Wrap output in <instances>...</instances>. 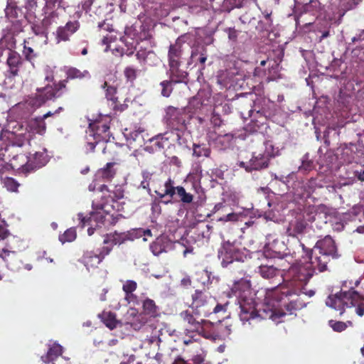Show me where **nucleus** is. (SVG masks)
<instances>
[{
	"mask_svg": "<svg viewBox=\"0 0 364 364\" xmlns=\"http://www.w3.org/2000/svg\"><path fill=\"white\" fill-rule=\"evenodd\" d=\"M298 243L305 255L301 256L302 259H308L306 262L309 267L313 269L314 274L316 273V270L318 272L326 271L331 259L339 257L335 241L330 236L318 240L312 249L307 248L299 240Z\"/></svg>",
	"mask_w": 364,
	"mask_h": 364,
	"instance_id": "nucleus-4",
	"label": "nucleus"
},
{
	"mask_svg": "<svg viewBox=\"0 0 364 364\" xmlns=\"http://www.w3.org/2000/svg\"><path fill=\"white\" fill-rule=\"evenodd\" d=\"M294 294L295 292L287 287H276L267 293L262 308L257 310L249 280L241 279L235 282L230 293V296L237 298L240 309L239 316L242 321H248L259 317L264 320L271 319L279 322V319L284 316L286 313L282 309H279L277 304Z\"/></svg>",
	"mask_w": 364,
	"mask_h": 364,
	"instance_id": "nucleus-1",
	"label": "nucleus"
},
{
	"mask_svg": "<svg viewBox=\"0 0 364 364\" xmlns=\"http://www.w3.org/2000/svg\"><path fill=\"white\" fill-rule=\"evenodd\" d=\"M274 156V154H269V153L257 154L254 152L249 161H240L239 166L245 168L247 172L261 170L268 167L269 159Z\"/></svg>",
	"mask_w": 364,
	"mask_h": 364,
	"instance_id": "nucleus-11",
	"label": "nucleus"
},
{
	"mask_svg": "<svg viewBox=\"0 0 364 364\" xmlns=\"http://www.w3.org/2000/svg\"><path fill=\"white\" fill-rule=\"evenodd\" d=\"M151 210L153 212L159 211L161 212V206L159 202L156 200L151 203Z\"/></svg>",
	"mask_w": 364,
	"mask_h": 364,
	"instance_id": "nucleus-59",
	"label": "nucleus"
},
{
	"mask_svg": "<svg viewBox=\"0 0 364 364\" xmlns=\"http://www.w3.org/2000/svg\"><path fill=\"white\" fill-rule=\"evenodd\" d=\"M137 284L134 280H127L122 286V290L124 291L126 296H129L136 289Z\"/></svg>",
	"mask_w": 364,
	"mask_h": 364,
	"instance_id": "nucleus-45",
	"label": "nucleus"
},
{
	"mask_svg": "<svg viewBox=\"0 0 364 364\" xmlns=\"http://www.w3.org/2000/svg\"><path fill=\"white\" fill-rule=\"evenodd\" d=\"M138 73L139 70L135 68L134 66H127L123 72L127 82L129 83L131 85H133L134 81L137 78Z\"/></svg>",
	"mask_w": 364,
	"mask_h": 364,
	"instance_id": "nucleus-38",
	"label": "nucleus"
},
{
	"mask_svg": "<svg viewBox=\"0 0 364 364\" xmlns=\"http://www.w3.org/2000/svg\"><path fill=\"white\" fill-rule=\"evenodd\" d=\"M203 361H204V358L200 355H197L194 356L193 358V362L195 364H202L203 363Z\"/></svg>",
	"mask_w": 364,
	"mask_h": 364,
	"instance_id": "nucleus-60",
	"label": "nucleus"
},
{
	"mask_svg": "<svg viewBox=\"0 0 364 364\" xmlns=\"http://www.w3.org/2000/svg\"><path fill=\"white\" fill-rule=\"evenodd\" d=\"M79 28L80 23L77 21H69L65 26H59L55 31L57 43L70 41V37L74 34Z\"/></svg>",
	"mask_w": 364,
	"mask_h": 364,
	"instance_id": "nucleus-19",
	"label": "nucleus"
},
{
	"mask_svg": "<svg viewBox=\"0 0 364 364\" xmlns=\"http://www.w3.org/2000/svg\"><path fill=\"white\" fill-rule=\"evenodd\" d=\"M23 59L18 52L10 50L6 62L9 77H15L18 76L21 68L23 65Z\"/></svg>",
	"mask_w": 364,
	"mask_h": 364,
	"instance_id": "nucleus-16",
	"label": "nucleus"
},
{
	"mask_svg": "<svg viewBox=\"0 0 364 364\" xmlns=\"http://www.w3.org/2000/svg\"><path fill=\"white\" fill-rule=\"evenodd\" d=\"M63 347L58 343H53L51 345L47 353L45 355L41 356V360L43 363L48 364L50 363H56L57 364H63L60 359L63 354Z\"/></svg>",
	"mask_w": 364,
	"mask_h": 364,
	"instance_id": "nucleus-22",
	"label": "nucleus"
},
{
	"mask_svg": "<svg viewBox=\"0 0 364 364\" xmlns=\"http://www.w3.org/2000/svg\"><path fill=\"white\" fill-rule=\"evenodd\" d=\"M28 164H30L28 156L22 153L13 155L9 163L12 169L17 170L25 175L31 173L30 166H27Z\"/></svg>",
	"mask_w": 364,
	"mask_h": 364,
	"instance_id": "nucleus-20",
	"label": "nucleus"
},
{
	"mask_svg": "<svg viewBox=\"0 0 364 364\" xmlns=\"http://www.w3.org/2000/svg\"><path fill=\"white\" fill-rule=\"evenodd\" d=\"M105 213L102 210H97L95 212H92L90 216L88 218L85 217L81 218V223L82 226L90 225L87 229V233L89 235L94 234L96 228H101V225L104 224L105 220Z\"/></svg>",
	"mask_w": 364,
	"mask_h": 364,
	"instance_id": "nucleus-18",
	"label": "nucleus"
},
{
	"mask_svg": "<svg viewBox=\"0 0 364 364\" xmlns=\"http://www.w3.org/2000/svg\"><path fill=\"white\" fill-rule=\"evenodd\" d=\"M31 172L44 166L48 161V155L45 151H36L31 157H28Z\"/></svg>",
	"mask_w": 364,
	"mask_h": 364,
	"instance_id": "nucleus-27",
	"label": "nucleus"
},
{
	"mask_svg": "<svg viewBox=\"0 0 364 364\" xmlns=\"http://www.w3.org/2000/svg\"><path fill=\"white\" fill-rule=\"evenodd\" d=\"M169 78L176 83L186 82L188 77V73L180 69L181 64L168 65Z\"/></svg>",
	"mask_w": 364,
	"mask_h": 364,
	"instance_id": "nucleus-29",
	"label": "nucleus"
},
{
	"mask_svg": "<svg viewBox=\"0 0 364 364\" xmlns=\"http://www.w3.org/2000/svg\"><path fill=\"white\" fill-rule=\"evenodd\" d=\"M355 176L359 181L364 182V168L361 169L360 171H355Z\"/></svg>",
	"mask_w": 364,
	"mask_h": 364,
	"instance_id": "nucleus-58",
	"label": "nucleus"
},
{
	"mask_svg": "<svg viewBox=\"0 0 364 364\" xmlns=\"http://www.w3.org/2000/svg\"><path fill=\"white\" fill-rule=\"evenodd\" d=\"M170 245V240L166 237L161 236L150 244V250L154 255L158 256L162 252H166V249Z\"/></svg>",
	"mask_w": 364,
	"mask_h": 364,
	"instance_id": "nucleus-30",
	"label": "nucleus"
},
{
	"mask_svg": "<svg viewBox=\"0 0 364 364\" xmlns=\"http://www.w3.org/2000/svg\"><path fill=\"white\" fill-rule=\"evenodd\" d=\"M112 106L114 111L120 112L124 111L128 107L127 104H121L117 99L112 102Z\"/></svg>",
	"mask_w": 364,
	"mask_h": 364,
	"instance_id": "nucleus-52",
	"label": "nucleus"
},
{
	"mask_svg": "<svg viewBox=\"0 0 364 364\" xmlns=\"http://www.w3.org/2000/svg\"><path fill=\"white\" fill-rule=\"evenodd\" d=\"M109 253V247H103L98 254L93 251H86L84 252L80 262L87 269H90V268H96Z\"/></svg>",
	"mask_w": 364,
	"mask_h": 364,
	"instance_id": "nucleus-14",
	"label": "nucleus"
},
{
	"mask_svg": "<svg viewBox=\"0 0 364 364\" xmlns=\"http://www.w3.org/2000/svg\"><path fill=\"white\" fill-rule=\"evenodd\" d=\"M151 38H146L141 41L143 45L139 46V50L136 53V58L141 65H146L148 59H157V55L153 50L154 43L152 42Z\"/></svg>",
	"mask_w": 364,
	"mask_h": 364,
	"instance_id": "nucleus-15",
	"label": "nucleus"
},
{
	"mask_svg": "<svg viewBox=\"0 0 364 364\" xmlns=\"http://www.w3.org/2000/svg\"><path fill=\"white\" fill-rule=\"evenodd\" d=\"M131 31V28H126L124 31L125 35L120 38L121 41L127 47L125 54L128 56L134 53V50H136V44H139L138 41L135 42V41L130 37Z\"/></svg>",
	"mask_w": 364,
	"mask_h": 364,
	"instance_id": "nucleus-31",
	"label": "nucleus"
},
{
	"mask_svg": "<svg viewBox=\"0 0 364 364\" xmlns=\"http://www.w3.org/2000/svg\"><path fill=\"white\" fill-rule=\"evenodd\" d=\"M176 83L171 80L170 78L169 80H165L160 82V86L161 87V94L163 97H168L171 95L173 86Z\"/></svg>",
	"mask_w": 364,
	"mask_h": 364,
	"instance_id": "nucleus-39",
	"label": "nucleus"
},
{
	"mask_svg": "<svg viewBox=\"0 0 364 364\" xmlns=\"http://www.w3.org/2000/svg\"><path fill=\"white\" fill-rule=\"evenodd\" d=\"M173 364H188L186 360H184L183 358L178 356L173 363Z\"/></svg>",
	"mask_w": 364,
	"mask_h": 364,
	"instance_id": "nucleus-64",
	"label": "nucleus"
},
{
	"mask_svg": "<svg viewBox=\"0 0 364 364\" xmlns=\"http://www.w3.org/2000/svg\"><path fill=\"white\" fill-rule=\"evenodd\" d=\"M32 31L36 35V36H43L45 35V31L41 25L38 24H33L31 26Z\"/></svg>",
	"mask_w": 364,
	"mask_h": 364,
	"instance_id": "nucleus-55",
	"label": "nucleus"
},
{
	"mask_svg": "<svg viewBox=\"0 0 364 364\" xmlns=\"http://www.w3.org/2000/svg\"><path fill=\"white\" fill-rule=\"evenodd\" d=\"M238 220V215L235 213H230L227 215L220 217L218 219V221L222 222H228V221H237Z\"/></svg>",
	"mask_w": 364,
	"mask_h": 364,
	"instance_id": "nucleus-51",
	"label": "nucleus"
},
{
	"mask_svg": "<svg viewBox=\"0 0 364 364\" xmlns=\"http://www.w3.org/2000/svg\"><path fill=\"white\" fill-rule=\"evenodd\" d=\"M225 207V205H223V203H218L217 204L215 205L214 208H213V213H217L218 212L220 209L223 208Z\"/></svg>",
	"mask_w": 364,
	"mask_h": 364,
	"instance_id": "nucleus-61",
	"label": "nucleus"
},
{
	"mask_svg": "<svg viewBox=\"0 0 364 364\" xmlns=\"http://www.w3.org/2000/svg\"><path fill=\"white\" fill-rule=\"evenodd\" d=\"M185 131L178 128H168V130L163 134L156 136V139H159L157 144L159 147L164 148V142L168 141L169 144L176 143L181 146H187V140L184 137Z\"/></svg>",
	"mask_w": 364,
	"mask_h": 364,
	"instance_id": "nucleus-12",
	"label": "nucleus"
},
{
	"mask_svg": "<svg viewBox=\"0 0 364 364\" xmlns=\"http://www.w3.org/2000/svg\"><path fill=\"white\" fill-rule=\"evenodd\" d=\"M65 78L54 82L53 85H46L37 88L36 93L28 100V104L34 107H39L47 101L55 99L68 97L70 98L73 93L68 86L70 80L90 79L91 75L87 70H81L75 67H68L65 70Z\"/></svg>",
	"mask_w": 364,
	"mask_h": 364,
	"instance_id": "nucleus-2",
	"label": "nucleus"
},
{
	"mask_svg": "<svg viewBox=\"0 0 364 364\" xmlns=\"http://www.w3.org/2000/svg\"><path fill=\"white\" fill-rule=\"evenodd\" d=\"M25 144V140H21V139H18L17 141H12L11 144H9L6 149V152H9V156H11V154H12L14 151H15V149L18 147H21L24 145Z\"/></svg>",
	"mask_w": 364,
	"mask_h": 364,
	"instance_id": "nucleus-48",
	"label": "nucleus"
},
{
	"mask_svg": "<svg viewBox=\"0 0 364 364\" xmlns=\"http://www.w3.org/2000/svg\"><path fill=\"white\" fill-rule=\"evenodd\" d=\"M302 166L304 168L305 170H311L313 167V164L311 161L308 162H303Z\"/></svg>",
	"mask_w": 364,
	"mask_h": 364,
	"instance_id": "nucleus-63",
	"label": "nucleus"
},
{
	"mask_svg": "<svg viewBox=\"0 0 364 364\" xmlns=\"http://www.w3.org/2000/svg\"><path fill=\"white\" fill-rule=\"evenodd\" d=\"M279 269L273 265H260L259 273L264 279H271L278 274Z\"/></svg>",
	"mask_w": 364,
	"mask_h": 364,
	"instance_id": "nucleus-37",
	"label": "nucleus"
},
{
	"mask_svg": "<svg viewBox=\"0 0 364 364\" xmlns=\"http://www.w3.org/2000/svg\"><path fill=\"white\" fill-rule=\"evenodd\" d=\"M26 41L25 40L23 42V55L25 59L28 61H32L36 57V54L34 53V50L32 48L28 47L26 45Z\"/></svg>",
	"mask_w": 364,
	"mask_h": 364,
	"instance_id": "nucleus-47",
	"label": "nucleus"
},
{
	"mask_svg": "<svg viewBox=\"0 0 364 364\" xmlns=\"http://www.w3.org/2000/svg\"><path fill=\"white\" fill-rule=\"evenodd\" d=\"M218 257L221 259V264L227 267L235 261H242L244 254L238 248L230 243L224 245L218 251Z\"/></svg>",
	"mask_w": 364,
	"mask_h": 364,
	"instance_id": "nucleus-13",
	"label": "nucleus"
},
{
	"mask_svg": "<svg viewBox=\"0 0 364 364\" xmlns=\"http://www.w3.org/2000/svg\"><path fill=\"white\" fill-rule=\"evenodd\" d=\"M182 36L178 38L173 44H171L168 52V65L181 64Z\"/></svg>",
	"mask_w": 364,
	"mask_h": 364,
	"instance_id": "nucleus-23",
	"label": "nucleus"
},
{
	"mask_svg": "<svg viewBox=\"0 0 364 364\" xmlns=\"http://www.w3.org/2000/svg\"><path fill=\"white\" fill-rule=\"evenodd\" d=\"M27 129L33 134L43 135L46 132V124L41 117L31 118L27 122Z\"/></svg>",
	"mask_w": 364,
	"mask_h": 364,
	"instance_id": "nucleus-28",
	"label": "nucleus"
},
{
	"mask_svg": "<svg viewBox=\"0 0 364 364\" xmlns=\"http://www.w3.org/2000/svg\"><path fill=\"white\" fill-rule=\"evenodd\" d=\"M181 284L184 287H188L191 284V280L189 277L183 278L181 280Z\"/></svg>",
	"mask_w": 364,
	"mask_h": 364,
	"instance_id": "nucleus-62",
	"label": "nucleus"
},
{
	"mask_svg": "<svg viewBox=\"0 0 364 364\" xmlns=\"http://www.w3.org/2000/svg\"><path fill=\"white\" fill-rule=\"evenodd\" d=\"M143 180L141 181L137 190L139 191L141 188L146 190L149 195L151 194L150 188V181L151 179L152 174L147 171H144L141 173Z\"/></svg>",
	"mask_w": 364,
	"mask_h": 364,
	"instance_id": "nucleus-40",
	"label": "nucleus"
},
{
	"mask_svg": "<svg viewBox=\"0 0 364 364\" xmlns=\"http://www.w3.org/2000/svg\"><path fill=\"white\" fill-rule=\"evenodd\" d=\"M21 9L17 6L14 1H8L5 9L6 16L11 21L16 20L19 16Z\"/></svg>",
	"mask_w": 364,
	"mask_h": 364,
	"instance_id": "nucleus-34",
	"label": "nucleus"
},
{
	"mask_svg": "<svg viewBox=\"0 0 364 364\" xmlns=\"http://www.w3.org/2000/svg\"><path fill=\"white\" fill-rule=\"evenodd\" d=\"M124 197L123 191L118 190L117 192L110 193L107 191L106 194L102 195L101 201H92V208L100 210L106 213L110 214L118 206L117 200Z\"/></svg>",
	"mask_w": 364,
	"mask_h": 364,
	"instance_id": "nucleus-9",
	"label": "nucleus"
},
{
	"mask_svg": "<svg viewBox=\"0 0 364 364\" xmlns=\"http://www.w3.org/2000/svg\"><path fill=\"white\" fill-rule=\"evenodd\" d=\"M207 60V49L204 46H196L192 49L188 65L195 63L200 65V69H205V63Z\"/></svg>",
	"mask_w": 364,
	"mask_h": 364,
	"instance_id": "nucleus-26",
	"label": "nucleus"
},
{
	"mask_svg": "<svg viewBox=\"0 0 364 364\" xmlns=\"http://www.w3.org/2000/svg\"><path fill=\"white\" fill-rule=\"evenodd\" d=\"M215 304V299L205 291L196 289L192 294L191 307L198 315L208 316L211 314L213 306Z\"/></svg>",
	"mask_w": 364,
	"mask_h": 364,
	"instance_id": "nucleus-8",
	"label": "nucleus"
},
{
	"mask_svg": "<svg viewBox=\"0 0 364 364\" xmlns=\"http://www.w3.org/2000/svg\"><path fill=\"white\" fill-rule=\"evenodd\" d=\"M180 316L183 321L186 324L187 331L191 332H198L202 333L204 331V325L211 323L210 321L200 319L197 320L193 315L188 311H183L180 314Z\"/></svg>",
	"mask_w": 364,
	"mask_h": 364,
	"instance_id": "nucleus-17",
	"label": "nucleus"
},
{
	"mask_svg": "<svg viewBox=\"0 0 364 364\" xmlns=\"http://www.w3.org/2000/svg\"><path fill=\"white\" fill-rule=\"evenodd\" d=\"M326 304L328 306L339 311L342 315L346 309L355 307V311L359 316L364 315V298L353 289L341 291L328 296Z\"/></svg>",
	"mask_w": 364,
	"mask_h": 364,
	"instance_id": "nucleus-5",
	"label": "nucleus"
},
{
	"mask_svg": "<svg viewBox=\"0 0 364 364\" xmlns=\"http://www.w3.org/2000/svg\"><path fill=\"white\" fill-rule=\"evenodd\" d=\"M4 186L10 192H18L20 183L11 177H6L4 179Z\"/></svg>",
	"mask_w": 364,
	"mask_h": 364,
	"instance_id": "nucleus-43",
	"label": "nucleus"
},
{
	"mask_svg": "<svg viewBox=\"0 0 364 364\" xmlns=\"http://www.w3.org/2000/svg\"><path fill=\"white\" fill-rule=\"evenodd\" d=\"M77 232L74 228L66 230L63 234L59 235V240L63 244L65 242H71L76 239Z\"/></svg>",
	"mask_w": 364,
	"mask_h": 364,
	"instance_id": "nucleus-42",
	"label": "nucleus"
},
{
	"mask_svg": "<svg viewBox=\"0 0 364 364\" xmlns=\"http://www.w3.org/2000/svg\"><path fill=\"white\" fill-rule=\"evenodd\" d=\"M314 275V271L309 267L306 261L304 262L299 261L291 264L285 272L284 279L287 281L289 286L295 289H291L289 287H283L294 291L295 294L289 296L279 304H277V308L284 306L289 314H292L294 311L301 309L304 306V303L297 298L299 296L297 290L302 291L304 287L306 285ZM282 287L278 286L277 287Z\"/></svg>",
	"mask_w": 364,
	"mask_h": 364,
	"instance_id": "nucleus-3",
	"label": "nucleus"
},
{
	"mask_svg": "<svg viewBox=\"0 0 364 364\" xmlns=\"http://www.w3.org/2000/svg\"><path fill=\"white\" fill-rule=\"evenodd\" d=\"M155 193L161 200L164 199L166 196L170 198V200L167 201L161 200L165 204L171 203V200L174 199V196H177L180 198V201L184 204H190L193 200V195L186 192V189L181 186H174V181L171 178H168L164 183V191L163 193L158 191H155Z\"/></svg>",
	"mask_w": 364,
	"mask_h": 364,
	"instance_id": "nucleus-7",
	"label": "nucleus"
},
{
	"mask_svg": "<svg viewBox=\"0 0 364 364\" xmlns=\"http://www.w3.org/2000/svg\"><path fill=\"white\" fill-rule=\"evenodd\" d=\"M104 88L107 87L106 90V97L108 100H111L112 102L114 101L117 97H114V95L117 92V89L112 86H108L107 82H105L102 86Z\"/></svg>",
	"mask_w": 364,
	"mask_h": 364,
	"instance_id": "nucleus-49",
	"label": "nucleus"
},
{
	"mask_svg": "<svg viewBox=\"0 0 364 364\" xmlns=\"http://www.w3.org/2000/svg\"><path fill=\"white\" fill-rule=\"evenodd\" d=\"M228 303L225 304H217L213 305L211 309V313L218 314L220 312L225 313L227 310Z\"/></svg>",
	"mask_w": 364,
	"mask_h": 364,
	"instance_id": "nucleus-53",
	"label": "nucleus"
},
{
	"mask_svg": "<svg viewBox=\"0 0 364 364\" xmlns=\"http://www.w3.org/2000/svg\"><path fill=\"white\" fill-rule=\"evenodd\" d=\"M9 235V230L4 227L0 225V241L7 238Z\"/></svg>",
	"mask_w": 364,
	"mask_h": 364,
	"instance_id": "nucleus-57",
	"label": "nucleus"
},
{
	"mask_svg": "<svg viewBox=\"0 0 364 364\" xmlns=\"http://www.w3.org/2000/svg\"><path fill=\"white\" fill-rule=\"evenodd\" d=\"M143 311L150 317L156 318L159 316V309L154 300L146 298L142 304Z\"/></svg>",
	"mask_w": 364,
	"mask_h": 364,
	"instance_id": "nucleus-32",
	"label": "nucleus"
},
{
	"mask_svg": "<svg viewBox=\"0 0 364 364\" xmlns=\"http://www.w3.org/2000/svg\"><path fill=\"white\" fill-rule=\"evenodd\" d=\"M193 155L197 158L209 157L211 153L210 146L205 144H193Z\"/></svg>",
	"mask_w": 364,
	"mask_h": 364,
	"instance_id": "nucleus-36",
	"label": "nucleus"
},
{
	"mask_svg": "<svg viewBox=\"0 0 364 364\" xmlns=\"http://www.w3.org/2000/svg\"><path fill=\"white\" fill-rule=\"evenodd\" d=\"M186 114L183 109L168 106L166 109L164 121L168 128H178L186 130Z\"/></svg>",
	"mask_w": 364,
	"mask_h": 364,
	"instance_id": "nucleus-10",
	"label": "nucleus"
},
{
	"mask_svg": "<svg viewBox=\"0 0 364 364\" xmlns=\"http://www.w3.org/2000/svg\"><path fill=\"white\" fill-rule=\"evenodd\" d=\"M328 324L336 332H342L347 328V323L343 321L330 320Z\"/></svg>",
	"mask_w": 364,
	"mask_h": 364,
	"instance_id": "nucleus-46",
	"label": "nucleus"
},
{
	"mask_svg": "<svg viewBox=\"0 0 364 364\" xmlns=\"http://www.w3.org/2000/svg\"><path fill=\"white\" fill-rule=\"evenodd\" d=\"M38 7L37 0H27L26 2L25 8L27 14L29 15H34Z\"/></svg>",
	"mask_w": 364,
	"mask_h": 364,
	"instance_id": "nucleus-50",
	"label": "nucleus"
},
{
	"mask_svg": "<svg viewBox=\"0 0 364 364\" xmlns=\"http://www.w3.org/2000/svg\"><path fill=\"white\" fill-rule=\"evenodd\" d=\"M133 234L130 232H117L115 231L114 233L107 234L105 235L103 240L104 245L110 243V252L112 250L113 247L116 245H121L127 240H133Z\"/></svg>",
	"mask_w": 364,
	"mask_h": 364,
	"instance_id": "nucleus-21",
	"label": "nucleus"
},
{
	"mask_svg": "<svg viewBox=\"0 0 364 364\" xmlns=\"http://www.w3.org/2000/svg\"><path fill=\"white\" fill-rule=\"evenodd\" d=\"M205 105V100L203 99L202 93L200 92H198L189 101L190 107L193 109L195 111L200 109Z\"/></svg>",
	"mask_w": 364,
	"mask_h": 364,
	"instance_id": "nucleus-41",
	"label": "nucleus"
},
{
	"mask_svg": "<svg viewBox=\"0 0 364 364\" xmlns=\"http://www.w3.org/2000/svg\"><path fill=\"white\" fill-rule=\"evenodd\" d=\"M307 228L308 223L304 218H296L289 223L287 234L288 236L296 237L297 235L305 233Z\"/></svg>",
	"mask_w": 364,
	"mask_h": 364,
	"instance_id": "nucleus-24",
	"label": "nucleus"
},
{
	"mask_svg": "<svg viewBox=\"0 0 364 364\" xmlns=\"http://www.w3.org/2000/svg\"><path fill=\"white\" fill-rule=\"evenodd\" d=\"M115 164L114 162H109L103 168L98 169L95 175V181H111L117 173V171L114 168Z\"/></svg>",
	"mask_w": 364,
	"mask_h": 364,
	"instance_id": "nucleus-25",
	"label": "nucleus"
},
{
	"mask_svg": "<svg viewBox=\"0 0 364 364\" xmlns=\"http://www.w3.org/2000/svg\"><path fill=\"white\" fill-rule=\"evenodd\" d=\"M210 121L211 123L214 125V127H220L223 122L220 114L214 112L212 114Z\"/></svg>",
	"mask_w": 364,
	"mask_h": 364,
	"instance_id": "nucleus-54",
	"label": "nucleus"
},
{
	"mask_svg": "<svg viewBox=\"0 0 364 364\" xmlns=\"http://www.w3.org/2000/svg\"><path fill=\"white\" fill-rule=\"evenodd\" d=\"M320 2L318 0H310L308 4L303 6L304 13H311L313 15L318 11Z\"/></svg>",
	"mask_w": 364,
	"mask_h": 364,
	"instance_id": "nucleus-44",
	"label": "nucleus"
},
{
	"mask_svg": "<svg viewBox=\"0 0 364 364\" xmlns=\"http://www.w3.org/2000/svg\"><path fill=\"white\" fill-rule=\"evenodd\" d=\"M213 327L214 329L215 336L216 337L225 338L231 333L230 326L223 323L220 321L215 325H213Z\"/></svg>",
	"mask_w": 364,
	"mask_h": 364,
	"instance_id": "nucleus-35",
	"label": "nucleus"
},
{
	"mask_svg": "<svg viewBox=\"0 0 364 364\" xmlns=\"http://www.w3.org/2000/svg\"><path fill=\"white\" fill-rule=\"evenodd\" d=\"M109 122V119L105 118L96 119L90 123L86 136V149L87 150L93 151L97 145L109 141L111 136Z\"/></svg>",
	"mask_w": 364,
	"mask_h": 364,
	"instance_id": "nucleus-6",
	"label": "nucleus"
},
{
	"mask_svg": "<svg viewBox=\"0 0 364 364\" xmlns=\"http://www.w3.org/2000/svg\"><path fill=\"white\" fill-rule=\"evenodd\" d=\"M228 38L230 40L235 41L237 38V31L235 28H228Z\"/></svg>",
	"mask_w": 364,
	"mask_h": 364,
	"instance_id": "nucleus-56",
	"label": "nucleus"
},
{
	"mask_svg": "<svg viewBox=\"0 0 364 364\" xmlns=\"http://www.w3.org/2000/svg\"><path fill=\"white\" fill-rule=\"evenodd\" d=\"M102 323L110 330H113L117 326L119 321L116 318V314L111 311H103L99 315Z\"/></svg>",
	"mask_w": 364,
	"mask_h": 364,
	"instance_id": "nucleus-33",
	"label": "nucleus"
}]
</instances>
